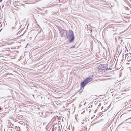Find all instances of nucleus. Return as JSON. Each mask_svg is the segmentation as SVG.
Instances as JSON below:
<instances>
[{
    "mask_svg": "<svg viewBox=\"0 0 131 131\" xmlns=\"http://www.w3.org/2000/svg\"><path fill=\"white\" fill-rule=\"evenodd\" d=\"M67 37L69 40L70 43L73 42L74 41V37L73 32L71 30H69L67 33Z\"/></svg>",
    "mask_w": 131,
    "mask_h": 131,
    "instance_id": "f257e3e1",
    "label": "nucleus"
},
{
    "mask_svg": "<svg viewBox=\"0 0 131 131\" xmlns=\"http://www.w3.org/2000/svg\"><path fill=\"white\" fill-rule=\"evenodd\" d=\"M92 78L91 77H88L85 80L81 83V87H84L87 84L92 80Z\"/></svg>",
    "mask_w": 131,
    "mask_h": 131,
    "instance_id": "f03ea898",
    "label": "nucleus"
},
{
    "mask_svg": "<svg viewBox=\"0 0 131 131\" xmlns=\"http://www.w3.org/2000/svg\"><path fill=\"white\" fill-rule=\"evenodd\" d=\"M60 32L62 37H64L66 35H67V34L66 31L63 29H62L61 30Z\"/></svg>",
    "mask_w": 131,
    "mask_h": 131,
    "instance_id": "7ed1b4c3",
    "label": "nucleus"
},
{
    "mask_svg": "<svg viewBox=\"0 0 131 131\" xmlns=\"http://www.w3.org/2000/svg\"><path fill=\"white\" fill-rule=\"evenodd\" d=\"M106 66L105 64H101L98 67V68L104 70L106 68Z\"/></svg>",
    "mask_w": 131,
    "mask_h": 131,
    "instance_id": "20e7f679",
    "label": "nucleus"
},
{
    "mask_svg": "<svg viewBox=\"0 0 131 131\" xmlns=\"http://www.w3.org/2000/svg\"><path fill=\"white\" fill-rule=\"evenodd\" d=\"M126 57L129 60H131V53H128L125 55Z\"/></svg>",
    "mask_w": 131,
    "mask_h": 131,
    "instance_id": "39448f33",
    "label": "nucleus"
},
{
    "mask_svg": "<svg viewBox=\"0 0 131 131\" xmlns=\"http://www.w3.org/2000/svg\"><path fill=\"white\" fill-rule=\"evenodd\" d=\"M110 69H110V68H107L106 69V70H107V71L108 70H110Z\"/></svg>",
    "mask_w": 131,
    "mask_h": 131,
    "instance_id": "423d86ee",
    "label": "nucleus"
},
{
    "mask_svg": "<svg viewBox=\"0 0 131 131\" xmlns=\"http://www.w3.org/2000/svg\"><path fill=\"white\" fill-rule=\"evenodd\" d=\"M75 46H73L71 48H74L75 47Z\"/></svg>",
    "mask_w": 131,
    "mask_h": 131,
    "instance_id": "0eeeda50",
    "label": "nucleus"
},
{
    "mask_svg": "<svg viewBox=\"0 0 131 131\" xmlns=\"http://www.w3.org/2000/svg\"><path fill=\"white\" fill-rule=\"evenodd\" d=\"M12 29H15V27H12Z\"/></svg>",
    "mask_w": 131,
    "mask_h": 131,
    "instance_id": "6e6552de",
    "label": "nucleus"
},
{
    "mask_svg": "<svg viewBox=\"0 0 131 131\" xmlns=\"http://www.w3.org/2000/svg\"><path fill=\"white\" fill-rule=\"evenodd\" d=\"M11 128V130H12V129H13V128Z\"/></svg>",
    "mask_w": 131,
    "mask_h": 131,
    "instance_id": "1a4fd4ad",
    "label": "nucleus"
},
{
    "mask_svg": "<svg viewBox=\"0 0 131 131\" xmlns=\"http://www.w3.org/2000/svg\"><path fill=\"white\" fill-rule=\"evenodd\" d=\"M2 0H0V2H1Z\"/></svg>",
    "mask_w": 131,
    "mask_h": 131,
    "instance_id": "9d476101",
    "label": "nucleus"
},
{
    "mask_svg": "<svg viewBox=\"0 0 131 131\" xmlns=\"http://www.w3.org/2000/svg\"><path fill=\"white\" fill-rule=\"evenodd\" d=\"M3 6H4V5H3V6H2V8H3Z\"/></svg>",
    "mask_w": 131,
    "mask_h": 131,
    "instance_id": "9b49d317",
    "label": "nucleus"
}]
</instances>
